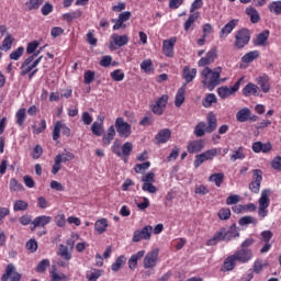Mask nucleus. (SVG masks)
Masks as SVG:
<instances>
[{"label": "nucleus", "instance_id": "obj_1", "mask_svg": "<svg viewBox=\"0 0 281 281\" xmlns=\"http://www.w3.org/2000/svg\"><path fill=\"white\" fill-rule=\"evenodd\" d=\"M252 259L254 250L239 248L224 260L221 271H234L236 265H247V262H250Z\"/></svg>", "mask_w": 281, "mask_h": 281}, {"label": "nucleus", "instance_id": "obj_2", "mask_svg": "<svg viewBox=\"0 0 281 281\" xmlns=\"http://www.w3.org/2000/svg\"><path fill=\"white\" fill-rule=\"evenodd\" d=\"M239 236L240 233L238 232V228H236V226H231L229 229H227L226 227H222L213 235V237L206 240V246L214 247L215 245H218V243H229L231 240H234V238H238Z\"/></svg>", "mask_w": 281, "mask_h": 281}, {"label": "nucleus", "instance_id": "obj_3", "mask_svg": "<svg viewBox=\"0 0 281 281\" xmlns=\"http://www.w3.org/2000/svg\"><path fill=\"white\" fill-rule=\"evenodd\" d=\"M222 71L223 68L221 67H217L214 70H212L210 67H205L201 71L202 85H204V87L209 89V91H214V89H216V87L221 85Z\"/></svg>", "mask_w": 281, "mask_h": 281}, {"label": "nucleus", "instance_id": "obj_4", "mask_svg": "<svg viewBox=\"0 0 281 281\" xmlns=\"http://www.w3.org/2000/svg\"><path fill=\"white\" fill-rule=\"evenodd\" d=\"M111 149L116 157H123L124 164H127L128 157H131V154L133 153V143L126 142L124 145H121L120 139H116Z\"/></svg>", "mask_w": 281, "mask_h": 281}, {"label": "nucleus", "instance_id": "obj_5", "mask_svg": "<svg viewBox=\"0 0 281 281\" xmlns=\"http://www.w3.org/2000/svg\"><path fill=\"white\" fill-rule=\"evenodd\" d=\"M271 196V190L263 189L261 191V195L259 198V207H258V216L259 218H267L269 216V205L271 204V200L269 199Z\"/></svg>", "mask_w": 281, "mask_h": 281}, {"label": "nucleus", "instance_id": "obj_6", "mask_svg": "<svg viewBox=\"0 0 281 281\" xmlns=\"http://www.w3.org/2000/svg\"><path fill=\"white\" fill-rule=\"evenodd\" d=\"M76 156L71 151H67L65 149V154H58L55 156V162L52 167V175H58L63 169V164H67V161H74Z\"/></svg>", "mask_w": 281, "mask_h": 281}, {"label": "nucleus", "instance_id": "obj_7", "mask_svg": "<svg viewBox=\"0 0 281 281\" xmlns=\"http://www.w3.org/2000/svg\"><path fill=\"white\" fill-rule=\"evenodd\" d=\"M249 41H251V33L249 32V29L238 30L235 34V49H245V47L249 45Z\"/></svg>", "mask_w": 281, "mask_h": 281}, {"label": "nucleus", "instance_id": "obj_8", "mask_svg": "<svg viewBox=\"0 0 281 281\" xmlns=\"http://www.w3.org/2000/svg\"><path fill=\"white\" fill-rule=\"evenodd\" d=\"M218 155H221V148H212L196 155L193 162L194 168H201L205 161H212V159H214V157H218Z\"/></svg>", "mask_w": 281, "mask_h": 281}, {"label": "nucleus", "instance_id": "obj_9", "mask_svg": "<svg viewBox=\"0 0 281 281\" xmlns=\"http://www.w3.org/2000/svg\"><path fill=\"white\" fill-rule=\"evenodd\" d=\"M245 82V77H240L233 87H227V86H222L220 88H217V95L222 99V100H227V98H229V95H234V93H236L239 89L240 86Z\"/></svg>", "mask_w": 281, "mask_h": 281}, {"label": "nucleus", "instance_id": "obj_10", "mask_svg": "<svg viewBox=\"0 0 281 281\" xmlns=\"http://www.w3.org/2000/svg\"><path fill=\"white\" fill-rule=\"evenodd\" d=\"M34 56H29L20 67V76H29V80H32L34 76L38 74V68L33 64Z\"/></svg>", "mask_w": 281, "mask_h": 281}, {"label": "nucleus", "instance_id": "obj_11", "mask_svg": "<svg viewBox=\"0 0 281 281\" xmlns=\"http://www.w3.org/2000/svg\"><path fill=\"white\" fill-rule=\"evenodd\" d=\"M151 236H153V226L146 225L142 229L134 231L132 243H142V240H150Z\"/></svg>", "mask_w": 281, "mask_h": 281}, {"label": "nucleus", "instance_id": "obj_12", "mask_svg": "<svg viewBox=\"0 0 281 281\" xmlns=\"http://www.w3.org/2000/svg\"><path fill=\"white\" fill-rule=\"evenodd\" d=\"M168 100H170V97H168V94H162L155 103H150V110L154 115H164V112L168 106Z\"/></svg>", "mask_w": 281, "mask_h": 281}, {"label": "nucleus", "instance_id": "obj_13", "mask_svg": "<svg viewBox=\"0 0 281 281\" xmlns=\"http://www.w3.org/2000/svg\"><path fill=\"white\" fill-rule=\"evenodd\" d=\"M60 133L61 135H65V137H70L71 128H69V126H67V124L63 123L61 121H57L53 130L54 142H58V139H60Z\"/></svg>", "mask_w": 281, "mask_h": 281}, {"label": "nucleus", "instance_id": "obj_14", "mask_svg": "<svg viewBox=\"0 0 281 281\" xmlns=\"http://www.w3.org/2000/svg\"><path fill=\"white\" fill-rule=\"evenodd\" d=\"M22 278L23 274L16 271V267L13 263H8L4 273L1 276V281H21Z\"/></svg>", "mask_w": 281, "mask_h": 281}, {"label": "nucleus", "instance_id": "obj_15", "mask_svg": "<svg viewBox=\"0 0 281 281\" xmlns=\"http://www.w3.org/2000/svg\"><path fill=\"white\" fill-rule=\"evenodd\" d=\"M114 125H115L116 132L121 137H124L125 139L126 137H131L132 127H131V124L124 121V117H117L115 120Z\"/></svg>", "mask_w": 281, "mask_h": 281}, {"label": "nucleus", "instance_id": "obj_16", "mask_svg": "<svg viewBox=\"0 0 281 281\" xmlns=\"http://www.w3.org/2000/svg\"><path fill=\"white\" fill-rule=\"evenodd\" d=\"M131 11H124L122 13L119 14L117 19H113L112 23H114V25L112 26V30L114 32H117V30H126V21H131Z\"/></svg>", "mask_w": 281, "mask_h": 281}, {"label": "nucleus", "instance_id": "obj_17", "mask_svg": "<svg viewBox=\"0 0 281 281\" xmlns=\"http://www.w3.org/2000/svg\"><path fill=\"white\" fill-rule=\"evenodd\" d=\"M261 183H262V170L254 169L252 170V181L249 184L250 192H254V194H258V192H260Z\"/></svg>", "mask_w": 281, "mask_h": 281}, {"label": "nucleus", "instance_id": "obj_18", "mask_svg": "<svg viewBox=\"0 0 281 281\" xmlns=\"http://www.w3.org/2000/svg\"><path fill=\"white\" fill-rule=\"evenodd\" d=\"M158 261L159 249H154L145 256L143 261L144 269H153V267H157Z\"/></svg>", "mask_w": 281, "mask_h": 281}, {"label": "nucleus", "instance_id": "obj_19", "mask_svg": "<svg viewBox=\"0 0 281 281\" xmlns=\"http://www.w3.org/2000/svg\"><path fill=\"white\" fill-rule=\"evenodd\" d=\"M175 45H177V37H171L162 42V54H165L167 58L175 57Z\"/></svg>", "mask_w": 281, "mask_h": 281}, {"label": "nucleus", "instance_id": "obj_20", "mask_svg": "<svg viewBox=\"0 0 281 281\" xmlns=\"http://www.w3.org/2000/svg\"><path fill=\"white\" fill-rule=\"evenodd\" d=\"M49 223H52V216H49V215H40V216L34 218L30 229H31V232H36L37 227H42L43 229H45V227H47V225H49Z\"/></svg>", "mask_w": 281, "mask_h": 281}, {"label": "nucleus", "instance_id": "obj_21", "mask_svg": "<svg viewBox=\"0 0 281 281\" xmlns=\"http://www.w3.org/2000/svg\"><path fill=\"white\" fill-rule=\"evenodd\" d=\"M261 243H265L263 247L260 249V254H267L271 250V238H273V232L262 231L260 233Z\"/></svg>", "mask_w": 281, "mask_h": 281}, {"label": "nucleus", "instance_id": "obj_22", "mask_svg": "<svg viewBox=\"0 0 281 281\" xmlns=\"http://www.w3.org/2000/svg\"><path fill=\"white\" fill-rule=\"evenodd\" d=\"M257 85H259L262 93H269L271 91V78L269 75L263 74L256 79Z\"/></svg>", "mask_w": 281, "mask_h": 281}, {"label": "nucleus", "instance_id": "obj_23", "mask_svg": "<svg viewBox=\"0 0 281 281\" xmlns=\"http://www.w3.org/2000/svg\"><path fill=\"white\" fill-rule=\"evenodd\" d=\"M216 56H218V50L216 48H212L206 53L205 57H202L199 60V67H206V65H212V63L216 60Z\"/></svg>", "mask_w": 281, "mask_h": 281}, {"label": "nucleus", "instance_id": "obj_24", "mask_svg": "<svg viewBox=\"0 0 281 281\" xmlns=\"http://www.w3.org/2000/svg\"><path fill=\"white\" fill-rule=\"evenodd\" d=\"M238 26V20L233 19L228 23H226L222 30L220 31V38H227L234 30Z\"/></svg>", "mask_w": 281, "mask_h": 281}, {"label": "nucleus", "instance_id": "obj_25", "mask_svg": "<svg viewBox=\"0 0 281 281\" xmlns=\"http://www.w3.org/2000/svg\"><path fill=\"white\" fill-rule=\"evenodd\" d=\"M206 133H214L218 126V119H216V114L214 112H210L206 115Z\"/></svg>", "mask_w": 281, "mask_h": 281}, {"label": "nucleus", "instance_id": "obj_26", "mask_svg": "<svg viewBox=\"0 0 281 281\" xmlns=\"http://www.w3.org/2000/svg\"><path fill=\"white\" fill-rule=\"evenodd\" d=\"M269 36H270L269 30L262 31L254 40V45L256 47H267V41H269Z\"/></svg>", "mask_w": 281, "mask_h": 281}, {"label": "nucleus", "instance_id": "obj_27", "mask_svg": "<svg viewBox=\"0 0 281 281\" xmlns=\"http://www.w3.org/2000/svg\"><path fill=\"white\" fill-rule=\"evenodd\" d=\"M205 148V145L203 144V140H191L188 143L187 150L190 155H194L196 153H201Z\"/></svg>", "mask_w": 281, "mask_h": 281}, {"label": "nucleus", "instance_id": "obj_28", "mask_svg": "<svg viewBox=\"0 0 281 281\" xmlns=\"http://www.w3.org/2000/svg\"><path fill=\"white\" fill-rule=\"evenodd\" d=\"M182 78L186 80V86L192 82L196 78V68L191 69L190 66H186L182 71Z\"/></svg>", "mask_w": 281, "mask_h": 281}, {"label": "nucleus", "instance_id": "obj_29", "mask_svg": "<svg viewBox=\"0 0 281 281\" xmlns=\"http://www.w3.org/2000/svg\"><path fill=\"white\" fill-rule=\"evenodd\" d=\"M144 256H146V250H139L138 252L132 255L128 260V269H131V271H135L137 261L142 260Z\"/></svg>", "mask_w": 281, "mask_h": 281}, {"label": "nucleus", "instance_id": "obj_30", "mask_svg": "<svg viewBox=\"0 0 281 281\" xmlns=\"http://www.w3.org/2000/svg\"><path fill=\"white\" fill-rule=\"evenodd\" d=\"M171 135L172 133L168 128L160 130L155 136L156 143L166 144L169 142Z\"/></svg>", "mask_w": 281, "mask_h": 281}, {"label": "nucleus", "instance_id": "obj_31", "mask_svg": "<svg viewBox=\"0 0 281 281\" xmlns=\"http://www.w3.org/2000/svg\"><path fill=\"white\" fill-rule=\"evenodd\" d=\"M258 90L259 88L256 83L249 82L243 88L241 93L245 98H249L251 95H258Z\"/></svg>", "mask_w": 281, "mask_h": 281}, {"label": "nucleus", "instance_id": "obj_32", "mask_svg": "<svg viewBox=\"0 0 281 281\" xmlns=\"http://www.w3.org/2000/svg\"><path fill=\"white\" fill-rule=\"evenodd\" d=\"M108 228H109V221L104 217L98 220L94 223V232L97 234H104V232H106Z\"/></svg>", "mask_w": 281, "mask_h": 281}, {"label": "nucleus", "instance_id": "obj_33", "mask_svg": "<svg viewBox=\"0 0 281 281\" xmlns=\"http://www.w3.org/2000/svg\"><path fill=\"white\" fill-rule=\"evenodd\" d=\"M257 58H260V52L250 50L241 57V63H244V65H249V63H254V60H257Z\"/></svg>", "mask_w": 281, "mask_h": 281}, {"label": "nucleus", "instance_id": "obj_34", "mask_svg": "<svg viewBox=\"0 0 281 281\" xmlns=\"http://www.w3.org/2000/svg\"><path fill=\"white\" fill-rule=\"evenodd\" d=\"M111 38L116 47H124L125 45H128V35L112 34Z\"/></svg>", "mask_w": 281, "mask_h": 281}, {"label": "nucleus", "instance_id": "obj_35", "mask_svg": "<svg viewBox=\"0 0 281 281\" xmlns=\"http://www.w3.org/2000/svg\"><path fill=\"white\" fill-rule=\"evenodd\" d=\"M186 102V83L177 91L175 98V105L179 109Z\"/></svg>", "mask_w": 281, "mask_h": 281}, {"label": "nucleus", "instance_id": "obj_36", "mask_svg": "<svg viewBox=\"0 0 281 281\" xmlns=\"http://www.w3.org/2000/svg\"><path fill=\"white\" fill-rule=\"evenodd\" d=\"M245 13L250 18V23H260V13L256 8L248 7L246 8Z\"/></svg>", "mask_w": 281, "mask_h": 281}, {"label": "nucleus", "instance_id": "obj_37", "mask_svg": "<svg viewBox=\"0 0 281 281\" xmlns=\"http://www.w3.org/2000/svg\"><path fill=\"white\" fill-rule=\"evenodd\" d=\"M113 139H115V126L111 125L108 128L106 134L102 138L103 146H110L111 142H113Z\"/></svg>", "mask_w": 281, "mask_h": 281}, {"label": "nucleus", "instance_id": "obj_38", "mask_svg": "<svg viewBox=\"0 0 281 281\" xmlns=\"http://www.w3.org/2000/svg\"><path fill=\"white\" fill-rule=\"evenodd\" d=\"M209 181L211 183H215L216 188H221V186H223V182L225 181V173L223 172L212 173L209 177Z\"/></svg>", "mask_w": 281, "mask_h": 281}, {"label": "nucleus", "instance_id": "obj_39", "mask_svg": "<svg viewBox=\"0 0 281 281\" xmlns=\"http://www.w3.org/2000/svg\"><path fill=\"white\" fill-rule=\"evenodd\" d=\"M80 16H82V11L79 9L76 11L63 14V19L64 21H67V23H71V21H76V19H80Z\"/></svg>", "mask_w": 281, "mask_h": 281}, {"label": "nucleus", "instance_id": "obj_40", "mask_svg": "<svg viewBox=\"0 0 281 281\" xmlns=\"http://www.w3.org/2000/svg\"><path fill=\"white\" fill-rule=\"evenodd\" d=\"M26 117H27V110H25V108L18 110V112L15 113L16 125L23 126V124H25Z\"/></svg>", "mask_w": 281, "mask_h": 281}, {"label": "nucleus", "instance_id": "obj_41", "mask_svg": "<svg viewBox=\"0 0 281 281\" xmlns=\"http://www.w3.org/2000/svg\"><path fill=\"white\" fill-rule=\"evenodd\" d=\"M238 225L245 227V225H258V220L251 215H246L239 218Z\"/></svg>", "mask_w": 281, "mask_h": 281}, {"label": "nucleus", "instance_id": "obj_42", "mask_svg": "<svg viewBox=\"0 0 281 281\" xmlns=\"http://www.w3.org/2000/svg\"><path fill=\"white\" fill-rule=\"evenodd\" d=\"M268 10H269V12H271V14H276V16H280L281 0L270 2L268 5Z\"/></svg>", "mask_w": 281, "mask_h": 281}, {"label": "nucleus", "instance_id": "obj_43", "mask_svg": "<svg viewBox=\"0 0 281 281\" xmlns=\"http://www.w3.org/2000/svg\"><path fill=\"white\" fill-rule=\"evenodd\" d=\"M249 115H251L249 108L239 110L236 114L237 122H247V120H249Z\"/></svg>", "mask_w": 281, "mask_h": 281}, {"label": "nucleus", "instance_id": "obj_44", "mask_svg": "<svg viewBox=\"0 0 281 281\" xmlns=\"http://www.w3.org/2000/svg\"><path fill=\"white\" fill-rule=\"evenodd\" d=\"M216 102H217L216 94L209 93L203 99L202 106H204V109H210V106H212V104H216Z\"/></svg>", "mask_w": 281, "mask_h": 281}, {"label": "nucleus", "instance_id": "obj_45", "mask_svg": "<svg viewBox=\"0 0 281 281\" xmlns=\"http://www.w3.org/2000/svg\"><path fill=\"white\" fill-rule=\"evenodd\" d=\"M195 137H203L207 133V127L205 122H199L194 127Z\"/></svg>", "mask_w": 281, "mask_h": 281}, {"label": "nucleus", "instance_id": "obj_46", "mask_svg": "<svg viewBox=\"0 0 281 281\" xmlns=\"http://www.w3.org/2000/svg\"><path fill=\"white\" fill-rule=\"evenodd\" d=\"M52 281H63L67 280V276L65 273L58 274V268H56V265L52 266V270L49 272Z\"/></svg>", "mask_w": 281, "mask_h": 281}, {"label": "nucleus", "instance_id": "obj_47", "mask_svg": "<svg viewBox=\"0 0 281 281\" xmlns=\"http://www.w3.org/2000/svg\"><path fill=\"white\" fill-rule=\"evenodd\" d=\"M9 188L11 192H23V190H25L23 184H21V182H19V180H16L15 178L10 179Z\"/></svg>", "mask_w": 281, "mask_h": 281}, {"label": "nucleus", "instance_id": "obj_48", "mask_svg": "<svg viewBox=\"0 0 281 281\" xmlns=\"http://www.w3.org/2000/svg\"><path fill=\"white\" fill-rule=\"evenodd\" d=\"M123 265H126V257L124 255H121L112 263L111 269H112V271L117 272V271H120V269H122Z\"/></svg>", "mask_w": 281, "mask_h": 281}, {"label": "nucleus", "instance_id": "obj_49", "mask_svg": "<svg viewBox=\"0 0 281 281\" xmlns=\"http://www.w3.org/2000/svg\"><path fill=\"white\" fill-rule=\"evenodd\" d=\"M14 43V37H12V34H7L2 42L1 49L3 52H10L12 49V44Z\"/></svg>", "mask_w": 281, "mask_h": 281}, {"label": "nucleus", "instance_id": "obj_50", "mask_svg": "<svg viewBox=\"0 0 281 281\" xmlns=\"http://www.w3.org/2000/svg\"><path fill=\"white\" fill-rule=\"evenodd\" d=\"M30 204L23 200H16L13 204V212H25Z\"/></svg>", "mask_w": 281, "mask_h": 281}, {"label": "nucleus", "instance_id": "obj_51", "mask_svg": "<svg viewBox=\"0 0 281 281\" xmlns=\"http://www.w3.org/2000/svg\"><path fill=\"white\" fill-rule=\"evenodd\" d=\"M199 19V12L190 14L188 20L184 22V32H190V27L196 23V20Z\"/></svg>", "mask_w": 281, "mask_h": 281}, {"label": "nucleus", "instance_id": "obj_52", "mask_svg": "<svg viewBox=\"0 0 281 281\" xmlns=\"http://www.w3.org/2000/svg\"><path fill=\"white\" fill-rule=\"evenodd\" d=\"M247 155H245V147L240 146L237 150L231 156V161H238L245 159Z\"/></svg>", "mask_w": 281, "mask_h": 281}, {"label": "nucleus", "instance_id": "obj_53", "mask_svg": "<svg viewBox=\"0 0 281 281\" xmlns=\"http://www.w3.org/2000/svg\"><path fill=\"white\" fill-rule=\"evenodd\" d=\"M34 135H41V133H44L47 128V122L45 119L41 120L38 126L35 124L32 126Z\"/></svg>", "mask_w": 281, "mask_h": 281}, {"label": "nucleus", "instance_id": "obj_54", "mask_svg": "<svg viewBox=\"0 0 281 281\" xmlns=\"http://www.w3.org/2000/svg\"><path fill=\"white\" fill-rule=\"evenodd\" d=\"M43 3H45V0H29L26 1L25 5L29 11H32L38 10V8H41Z\"/></svg>", "mask_w": 281, "mask_h": 281}, {"label": "nucleus", "instance_id": "obj_55", "mask_svg": "<svg viewBox=\"0 0 281 281\" xmlns=\"http://www.w3.org/2000/svg\"><path fill=\"white\" fill-rule=\"evenodd\" d=\"M25 248L27 249V251H30V254H36V251L38 250V241H36V239L31 238L26 245Z\"/></svg>", "mask_w": 281, "mask_h": 281}, {"label": "nucleus", "instance_id": "obj_56", "mask_svg": "<svg viewBox=\"0 0 281 281\" xmlns=\"http://www.w3.org/2000/svg\"><path fill=\"white\" fill-rule=\"evenodd\" d=\"M110 76L114 82H122V80L125 78L124 71H122V69H115L110 74Z\"/></svg>", "mask_w": 281, "mask_h": 281}, {"label": "nucleus", "instance_id": "obj_57", "mask_svg": "<svg viewBox=\"0 0 281 281\" xmlns=\"http://www.w3.org/2000/svg\"><path fill=\"white\" fill-rule=\"evenodd\" d=\"M217 216L220 221H229L232 216V211L227 207H223L218 211Z\"/></svg>", "mask_w": 281, "mask_h": 281}, {"label": "nucleus", "instance_id": "obj_58", "mask_svg": "<svg viewBox=\"0 0 281 281\" xmlns=\"http://www.w3.org/2000/svg\"><path fill=\"white\" fill-rule=\"evenodd\" d=\"M91 131H92L93 135H95L97 137H102V133H104L102 123L94 122L91 126Z\"/></svg>", "mask_w": 281, "mask_h": 281}, {"label": "nucleus", "instance_id": "obj_59", "mask_svg": "<svg viewBox=\"0 0 281 281\" xmlns=\"http://www.w3.org/2000/svg\"><path fill=\"white\" fill-rule=\"evenodd\" d=\"M54 221L57 227H65V225H67V217L65 216L64 213L57 214Z\"/></svg>", "mask_w": 281, "mask_h": 281}, {"label": "nucleus", "instance_id": "obj_60", "mask_svg": "<svg viewBox=\"0 0 281 281\" xmlns=\"http://www.w3.org/2000/svg\"><path fill=\"white\" fill-rule=\"evenodd\" d=\"M24 53H25V48L23 46H20L10 54V59L19 60V58H21V56H23Z\"/></svg>", "mask_w": 281, "mask_h": 281}, {"label": "nucleus", "instance_id": "obj_61", "mask_svg": "<svg viewBox=\"0 0 281 281\" xmlns=\"http://www.w3.org/2000/svg\"><path fill=\"white\" fill-rule=\"evenodd\" d=\"M59 256H61L64 260H71V254L69 252V248H67V246L65 245L59 246Z\"/></svg>", "mask_w": 281, "mask_h": 281}, {"label": "nucleus", "instance_id": "obj_62", "mask_svg": "<svg viewBox=\"0 0 281 281\" xmlns=\"http://www.w3.org/2000/svg\"><path fill=\"white\" fill-rule=\"evenodd\" d=\"M41 45V43H38V41H33L31 43L27 44L26 46V54H29V56L33 55L34 52H36V49H38V46Z\"/></svg>", "mask_w": 281, "mask_h": 281}, {"label": "nucleus", "instance_id": "obj_63", "mask_svg": "<svg viewBox=\"0 0 281 281\" xmlns=\"http://www.w3.org/2000/svg\"><path fill=\"white\" fill-rule=\"evenodd\" d=\"M140 69L145 71V74L153 71V60L150 59L143 60L140 64Z\"/></svg>", "mask_w": 281, "mask_h": 281}, {"label": "nucleus", "instance_id": "obj_64", "mask_svg": "<svg viewBox=\"0 0 281 281\" xmlns=\"http://www.w3.org/2000/svg\"><path fill=\"white\" fill-rule=\"evenodd\" d=\"M149 168H150V161H146V162H143V164H137L134 167V171L137 175H140V172H144V170H148Z\"/></svg>", "mask_w": 281, "mask_h": 281}]
</instances>
